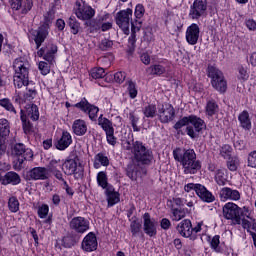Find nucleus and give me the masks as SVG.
I'll return each mask as SVG.
<instances>
[{
	"instance_id": "obj_1",
	"label": "nucleus",
	"mask_w": 256,
	"mask_h": 256,
	"mask_svg": "<svg viewBox=\"0 0 256 256\" xmlns=\"http://www.w3.org/2000/svg\"><path fill=\"white\" fill-rule=\"evenodd\" d=\"M173 155L175 161L181 163L185 175H195L201 169V162L196 160L197 154H195V150L177 148L173 151Z\"/></svg>"
},
{
	"instance_id": "obj_2",
	"label": "nucleus",
	"mask_w": 256,
	"mask_h": 256,
	"mask_svg": "<svg viewBox=\"0 0 256 256\" xmlns=\"http://www.w3.org/2000/svg\"><path fill=\"white\" fill-rule=\"evenodd\" d=\"M186 127V133L191 139L197 137V133L205 129V121L196 115L185 116L178 120L174 125V129H183Z\"/></svg>"
},
{
	"instance_id": "obj_3",
	"label": "nucleus",
	"mask_w": 256,
	"mask_h": 256,
	"mask_svg": "<svg viewBox=\"0 0 256 256\" xmlns=\"http://www.w3.org/2000/svg\"><path fill=\"white\" fill-rule=\"evenodd\" d=\"M31 64L24 58H17L13 63L14 85L18 89L29 85V69Z\"/></svg>"
},
{
	"instance_id": "obj_4",
	"label": "nucleus",
	"mask_w": 256,
	"mask_h": 256,
	"mask_svg": "<svg viewBox=\"0 0 256 256\" xmlns=\"http://www.w3.org/2000/svg\"><path fill=\"white\" fill-rule=\"evenodd\" d=\"M124 147L127 151H131L133 161H136V163H141V165H151L153 162V152L147 149L141 142L136 141L132 146L131 143L127 142Z\"/></svg>"
},
{
	"instance_id": "obj_5",
	"label": "nucleus",
	"mask_w": 256,
	"mask_h": 256,
	"mask_svg": "<svg viewBox=\"0 0 256 256\" xmlns=\"http://www.w3.org/2000/svg\"><path fill=\"white\" fill-rule=\"evenodd\" d=\"M208 77L211 79V85L216 91H219V93H225V91H227L225 76H223V72L217 69V67H208Z\"/></svg>"
},
{
	"instance_id": "obj_6",
	"label": "nucleus",
	"mask_w": 256,
	"mask_h": 256,
	"mask_svg": "<svg viewBox=\"0 0 256 256\" xmlns=\"http://www.w3.org/2000/svg\"><path fill=\"white\" fill-rule=\"evenodd\" d=\"M224 219L232 221V225H241V207L233 202H227L222 208Z\"/></svg>"
},
{
	"instance_id": "obj_7",
	"label": "nucleus",
	"mask_w": 256,
	"mask_h": 256,
	"mask_svg": "<svg viewBox=\"0 0 256 256\" xmlns=\"http://www.w3.org/2000/svg\"><path fill=\"white\" fill-rule=\"evenodd\" d=\"M74 13L80 21H89L95 17V9L83 0L76 1L74 5Z\"/></svg>"
},
{
	"instance_id": "obj_8",
	"label": "nucleus",
	"mask_w": 256,
	"mask_h": 256,
	"mask_svg": "<svg viewBox=\"0 0 256 256\" xmlns=\"http://www.w3.org/2000/svg\"><path fill=\"white\" fill-rule=\"evenodd\" d=\"M133 17V10L126 9L117 13L116 23L120 29H122L125 35H129V23Z\"/></svg>"
},
{
	"instance_id": "obj_9",
	"label": "nucleus",
	"mask_w": 256,
	"mask_h": 256,
	"mask_svg": "<svg viewBox=\"0 0 256 256\" xmlns=\"http://www.w3.org/2000/svg\"><path fill=\"white\" fill-rule=\"evenodd\" d=\"M90 222L85 217H74L70 221V229L74 231L75 233H79L80 235H83V233H87L90 228Z\"/></svg>"
},
{
	"instance_id": "obj_10",
	"label": "nucleus",
	"mask_w": 256,
	"mask_h": 256,
	"mask_svg": "<svg viewBox=\"0 0 256 256\" xmlns=\"http://www.w3.org/2000/svg\"><path fill=\"white\" fill-rule=\"evenodd\" d=\"M201 35V28L198 24L192 23L187 27L185 32V38L188 45H197L199 43V37Z\"/></svg>"
},
{
	"instance_id": "obj_11",
	"label": "nucleus",
	"mask_w": 256,
	"mask_h": 256,
	"mask_svg": "<svg viewBox=\"0 0 256 256\" xmlns=\"http://www.w3.org/2000/svg\"><path fill=\"white\" fill-rule=\"evenodd\" d=\"M75 107L77 109L82 110L83 113H87L91 121H95L97 119V115L99 113V107L89 104V102L86 99H83L82 101L76 103Z\"/></svg>"
},
{
	"instance_id": "obj_12",
	"label": "nucleus",
	"mask_w": 256,
	"mask_h": 256,
	"mask_svg": "<svg viewBox=\"0 0 256 256\" xmlns=\"http://www.w3.org/2000/svg\"><path fill=\"white\" fill-rule=\"evenodd\" d=\"M207 12V1L205 0H195L193 5L190 7L189 17L191 19H199L203 17Z\"/></svg>"
},
{
	"instance_id": "obj_13",
	"label": "nucleus",
	"mask_w": 256,
	"mask_h": 256,
	"mask_svg": "<svg viewBox=\"0 0 256 256\" xmlns=\"http://www.w3.org/2000/svg\"><path fill=\"white\" fill-rule=\"evenodd\" d=\"M99 243L97 242V236L95 233H88L82 240L81 248L86 253H93V251H97Z\"/></svg>"
},
{
	"instance_id": "obj_14",
	"label": "nucleus",
	"mask_w": 256,
	"mask_h": 256,
	"mask_svg": "<svg viewBox=\"0 0 256 256\" xmlns=\"http://www.w3.org/2000/svg\"><path fill=\"white\" fill-rule=\"evenodd\" d=\"M13 154L19 158V163L22 165L24 161H31L33 159V151L29 148H25L23 144H16L13 148Z\"/></svg>"
},
{
	"instance_id": "obj_15",
	"label": "nucleus",
	"mask_w": 256,
	"mask_h": 256,
	"mask_svg": "<svg viewBox=\"0 0 256 256\" xmlns=\"http://www.w3.org/2000/svg\"><path fill=\"white\" fill-rule=\"evenodd\" d=\"M143 219H144V232L149 237H155V235H157V227L159 224L155 219L151 218V215H149V213H145L143 215Z\"/></svg>"
},
{
	"instance_id": "obj_16",
	"label": "nucleus",
	"mask_w": 256,
	"mask_h": 256,
	"mask_svg": "<svg viewBox=\"0 0 256 256\" xmlns=\"http://www.w3.org/2000/svg\"><path fill=\"white\" fill-rule=\"evenodd\" d=\"M219 198L220 201H223L224 203L226 201H239V199H241V193H239V190L224 187L219 192Z\"/></svg>"
},
{
	"instance_id": "obj_17",
	"label": "nucleus",
	"mask_w": 256,
	"mask_h": 256,
	"mask_svg": "<svg viewBox=\"0 0 256 256\" xmlns=\"http://www.w3.org/2000/svg\"><path fill=\"white\" fill-rule=\"evenodd\" d=\"M32 181H45L49 179V169L45 167H35L28 172Z\"/></svg>"
},
{
	"instance_id": "obj_18",
	"label": "nucleus",
	"mask_w": 256,
	"mask_h": 256,
	"mask_svg": "<svg viewBox=\"0 0 256 256\" xmlns=\"http://www.w3.org/2000/svg\"><path fill=\"white\" fill-rule=\"evenodd\" d=\"M79 167H81V164H79L78 159H66L63 162L62 171L65 175H77Z\"/></svg>"
},
{
	"instance_id": "obj_19",
	"label": "nucleus",
	"mask_w": 256,
	"mask_h": 256,
	"mask_svg": "<svg viewBox=\"0 0 256 256\" xmlns=\"http://www.w3.org/2000/svg\"><path fill=\"white\" fill-rule=\"evenodd\" d=\"M158 113L161 123H169V121H173V117H175V108L170 104H165L162 105V108H159Z\"/></svg>"
},
{
	"instance_id": "obj_20",
	"label": "nucleus",
	"mask_w": 256,
	"mask_h": 256,
	"mask_svg": "<svg viewBox=\"0 0 256 256\" xmlns=\"http://www.w3.org/2000/svg\"><path fill=\"white\" fill-rule=\"evenodd\" d=\"M47 35H49V23H45L44 25L40 26L34 35V41L37 49H39L45 39H47Z\"/></svg>"
},
{
	"instance_id": "obj_21",
	"label": "nucleus",
	"mask_w": 256,
	"mask_h": 256,
	"mask_svg": "<svg viewBox=\"0 0 256 256\" xmlns=\"http://www.w3.org/2000/svg\"><path fill=\"white\" fill-rule=\"evenodd\" d=\"M71 143H73V137L71 136V133L64 130L56 143V149L59 151H65V149H67Z\"/></svg>"
},
{
	"instance_id": "obj_22",
	"label": "nucleus",
	"mask_w": 256,
	"mask_h": 256,
	"mask_svg": "<svg viewBox=\"0 0 256 256\" xmlns=\"http://www.w3.org/2000/svg\"><path fill=\"white\" fill-rule=\"evenodd\" d=\"M107 21H111V14L105 13L96 19V21H90L88 27H90L91 33H95L101 29V24L107 23Z\"/></svg>"
},
{
	"instance_id": "obj_23",
	"label": "nucleus",
	"mask_w": 256,
	"mask_h": 256,
	"mask_svg": "<svg viewBox=\"0 0 256 256\" xmlns=\"http://www.w3.org/2000/svg\"><path fill=\"white\" fill-rule=\"evenodd\" d=\"M72 131L77 137H83L88 131L87 122L83 119L75 120L72 124Z\"/></svg>"
},
{
	"instance_id": "obj_24",
	"label": "nucleus",
	"mask_w": 256,
	"mask_h": 256,
	"mask_svg": "<svg viewBox=\"0 0 256 256\" xmlns=\"http://www.w3.org/2000/svg\"><path fill=\"white\" fill-rule=\"evenodd\" d=\"M196 195L205 203H213V201H215L213 193L201 184L196 187Z\"/></svg>"
},
{
	"instance_id": "obj_25",
	"label": "nucleus",
	"mask_w": 256,
	"mask_h": 256,
	"mask_svg": "<svg viewBox=\"0 0 256 256\" xmlns=\"http://www.w3.org/2000/svg\"><path fill=\"white\" fill-rule=\"evenodd\" d=\"M177 231L182 237H192L193 230H191V220H182L177 226Z\"/></svg>"
},
{
	"instance_id": "obj_26",
	"label": "nucleus",
	"mask_w": 256,
	"mask_h": 256,
	"mask_svg": "<svg viewBox=\"0 0 256 256\" xmlns=\"http://www.w3.org/2000/svg\"><path fill=\"white\" fill-rule=\"evenodd\" d=\"M21 176L14 171L7 172L2 178V185H19Z\"/></svg>"
},
{
	"instance_id": "obj_27",
	"label": "nucleus",
	"mask_w": 256,
	"mask_h": 256,
	"mask_svg": "<svg viewBox=\"0 0 256 256\" xmlns=\"http://www.w3.org/2000/svg\"><path fill=\"white\" fill-rule=\"evenodd\" d=\"M106 196L108 201V207H113V205H117V203L121 201L119 192L115 191V188H113V186H109L106 189Z\"/></svg>"
},
{
	"instance_id": "obj_28",
	"label": "nucleus",
	"mask_w": 256,
	"mask_h": 256,
	"mask_svg": "<svg viewBox=\"0 0 256 256\" xmlns=\"http://www.w3.org/2000/svg\"><path fill=\"white\" fill-rule=\"evenodd\" d=\"M21 111H24L26 119H31L32 121H39V108L37 105L29 104L26 108Z\"/></svg>"
},
{
	"instance_id": "obj_29",
	"label": "nucleus",
	"mask_w": 256,
	"mask_h": 256,
	"mask_svg": "<svg viewBox=\"0 0 256 256\" xmlns=\"http://www.w3.org/2000/svg\"><path fill=\"white\" fill-rule=\"evenodd\" d=\"M238 121L242 129H245V131H251V116H249V112H247V110H244L239 114Z\"/></svg>"
},
{
	"instance_id": "obj_30",
	"label": "nucleus",
	"mask_w": 256,
	"mask_h": 256,
	"mask_svg": "<svg viewBox=\"0 0 256 256\" xmlns=\"http://www.w3.org/2000/svg\"><path fill=\"white\" fill-rule=\"evenodd\" d=\"M102 167H108L109 158L103 153H98L94 157V169H101Z\"/></svg>"
},
{
	"instance_id": "obj_31",
	"label": "nucleus",
	"mask_w": 256,
	"mask_h": 256,
	"mask_svg": "<svg viewBox=\"0 0 256 256\" xmlns=\"http://www.w3.org/2000/svg\"><path fill=\"white\" fill-rule=\"evenodd\" d=\"M11 133L9 121L5 118L0 119V141L5 142V138Z\"/></svg>"
},
{
	"instance_id": "obj_32",
	"label": "nucleus",
	"mask_w": 256,
	"mask_h": 256,
	"mask_svg": "<svg viewBox=\"0 0 256 256\" xmlns=\"http://www.w3.org/2000/svg\"><path fill=\"white\" fill-rule=\"evenodd\" d=\"M98 125L103 129V131H105V133L115 131V128H113V122H111L109 119L103 117V115L99 116Z\"/></svg>"
},
{
	"instance_id": "obj_33",
	"label": "nucleus",
	"mask_w": 256,
	"mask_h": 256,
	"mask_svg": "<svg viewBox=\"0 0 256 256\" xmlns=\"http://www.w3.org/2000/svg\"><path fill=\"white\" fill-rule=\"evenodd\" d=\"M96 179L99 187H102V189H109V179L107 178V172H98Z\"/></svg>"
},
{
	"instance_id": "obj_34",
	"label": "nucleus",
	"mask_w": 256,
	"mask_h": 256,
	"mask_svg": "<svg viewBox=\"0 0 256 256\" xmlns=\"http://www.w3.org/2000/svg\"><path fill=\"white\" fill-rule=\"evenodd\" d=\"M126 91L130 97V99H135L138 94L137 84L132 80L126 82Z\"/></svg>"
},
{
	"instance_id": "obj_35",
	"label": "nucleus",
	"mask_w": 256,
	"mask_h": 256,
	"mask_svg": "<svg viewBox=\"0 0 256 256\" xmlns=\"http://www.w3.org/2000/svg\"><path fill=\"white\" fill-rule=\"evenodd\" d=\"M187 215V209L185 208H174L172 209V221H181Z\"/></svg>"
},
{
	"instance_id": "obj_36",
	"label": "nucleus",
	"mask_w": 256,
	"mask_h": 256,
	"mask_svg": "<svg viewBox=\"0 0 256 256\" xmlns=\"http://www.w3.org/2000/svg\"><path fill=\"white\" fill-rule=\"evenodd\" d=\"M51 67H53V61H40L38 64L39 71L41 72V75H49L51 73Z\"/></svg>"
},
{
	"instance_id": "obj_37",
	"label": "nucleus",
	"mask_w": 256,
	"mask_h": 256,
	"mask_svg": "<svg viewBox=\"0 0 256 256\" xmlns=\"http://www.w3.org/2000/svg\"><path fill=\"white\" fill-rule=\"evenodd\" d=\"M236 77L238 81H247V79H249V69L244 66H239L237 69Z\"/></svg>"
},
{
	"instance_id": "obj_38",
	"label": "nucleus",
	"mask_w": 256,
	"mask_h": 256,
	"mask_svg": "<svg viewBox=\"0 0 256 256\" xmlns=\"http://www.w3.org/2000/svg\"><path fill=\"white\" fill-rule=\"evenodd\" d=\"M57 53V46L55 44H50L46 47V54L44 55L45 61H53L54 55Z\"/></svg>"
},
{
	"instance_id": "obj_39",
	"label": "nucleus",
	"mask_w": 256,
	"mask_h": 256,
	"mask_svg": "<svg viewBox=\"0 0 256 256\" xmlns=\"http://www.w3.org/2000/svg\"><path fill=\"white\" fill-rule=\"evenodd\" d=\"M33 9V0H22L18 11H21L23 15H27V12Z\"/></svg>"
},
{
	"instance_id": "obj_40",
	"label": "nucleus",
	"mask_w": 256,
	"mask_h": 256,
	"mask_svg": "<svg viewBox=\"0 0 256 256\" xmlns=\"http://www.w3.org/2000/svg\"><path fill=\"white\" fill-rule=\"evenodd\" d=\"M143 114L145 117L153 118L157 115V106L155 104H148L143 108Z\"/></svg>"
},
{
	"instance_id": "obj_41",
	"label": "nucleus",
	"mask_w": 256,
	"mask_h": 256,
	"mask_svg": "<svg viewBox=\"0 0 256 256\" xmlns=\"http://www.w3.org/2000/svg\"><path fill=\"white\" fill-rule=\"evenodd\" d=\"M68 25L71 28V33H73V35H77V33H79L81 24L79 23V21H77V18H75V16H71L69 18Z\"/></svg>"
},
{
	"instance_id": "obj_42",
	"label": "nucleus",
	"mask_w": 256,
	"mask_h": 256,
	"mask_svg": "<svg viewBox=\"0 0 256 256\" xmlns=\"http://www.w3.org/2000/svg\"><path fill=\"white\" fill-rule=\"evenodd\" d=\"M219 111V106L217 103L213 101H209L206 105V115H209V117H213V115H216Z\"/></svg>"
},
{
	"instance_id": "obj_43",
	"label": "nucleus",
	"mask_w": 256,
	"mask_h": 256,
	"mask_svg": "<svg viewBox=\"0 0 256 256\" xmlns=\"http://www.w3.org/2000/svg\"><path fill=\"white\" fill-rule=\"evenodd\" d=\"M0 107H3L4 109H6V111H10V113L17 114L13 103H11V100H9L8 98L0 99Z\"/></svg>"
},
{
	"instance_id": "obj_44",
	"label": "nucleus",
	"mask_w": 256,
	"mask_h": 256,
	"mask_svg": "<svg viewBox=\"0 0 256 256\" xmlns=\"http://www.w3.org/2000/svg\"><path fill=\"white\" fill-rule=\"evenodd\" d=\"M59 169H63V162H61V160H51L48 165V171L55 173V171H59Z\"/></svg>"
},
{
	"instance_id": "obj_45",
	"label": "nucleus",
	"mask_w": 256,
	"mask_h": 256,
	"mask_svg": "<svg viewBox=\"0 0 256 256\" xmlns=\"http://www.w3.org/2000/svg\"><path fill=\"white\" fill-rule=\"evenodd\" d=\"M220 239H221L220 235H215L210 240V247L212 249H214V251H216L217 253H219L221 251V247L219 246V245H221V240Z\"/></svg>"
},
{
	"instance_id": "obj_46",
	"label": "nucleus",
	"mask_w": 256,
	"mask_h": 256,
	"mask_svg": "<svg viewBox=\"0 0 256 256\" xmlns=\"http://www.w3.org/2000/svg\"><path fill=\"white\" fill-rule=\"evenodd\" d=\"M147 71L150 72V75H163L165 73V67L155 64L153 66H150Z\"/></svg>"
},
{
	"instance_id": "obj_47",
	"label": "nucleus",
	"mask_w": 256,
	"mask_h": 256,
	"mask_svg": "<svg viewBox=\"0 0 256 256\" xmlns=\"http://www.w3.org/2000/svg\"><path fill=\"white\" fill-rule=\"evenodd\" d=\"M215 181L217 185H225V183H227V179L225 178V170L219 169L216 171Z\"/></svg>"
},
{
	"instance_id": "obj_48",
	"label": "nucleus",
	"mask_w": 256,
	"mask_h": 256,
	"mask_svg": "<svg viewBox=\"0 0 256 256\" xmlns=\"http://www.w3.org/2000/svg\"><path fill=\"white\" fill-rule=\"evenodd\" d=\"M20 119L22 121L23 129L25 133H30L31 131V122H29V119L27 116H25V111L21 110V116Z\"/></svg>"
},
{
	"instance_id": "obj_49",
	"label": "nucleus",
	"mask_w": 256,
	"mask_h": 256,
	"mask_svg": "<svg viewBox=\"0 0 256 256\" xmlns=\"http://www.w3.org/2000/svg\"><path fill=\"white\" fill-rule=\"evenodd\" d=\"M92 79H103L105 77V69L103 68H93L90 72Z\"/></svg>"
},
{
	"instance_id": "obj_50",
	"label": "nucleus",
	"mask_w": 256,
	"mask_h": 256,
	"mask_svg": "<svg viewBox=\"0 0 256 256\" xmlns=\"http://www.w3.org/2000/svg\"><path fill=\"white\" fill-rule=\"evenodd\" d=\"M49 215V205L42 204L38 207V217L40 219H47V216Z\"/></svg>"
},
{
	"instance_id": "obj_51",
	"label": "nucleus",
	"mask_w": 256,
	"mask_h": 256,
	"mask_svg": "<svg viewBox=\"0 0 256 256\" xmlns=\"http://www.w3.org/2000/svg\"><path fill=\"white\" fill-rule=\"evenodd\" d=\"M8 207L12 213L19 211V200L15 197H11L8 201Z\"/></svg>"
},
{
	"instance_id": "obj_52",
	"label": "nucleus",
	"mask_w": 256,
	"mask_h": 256,
	"mask_svg": "<svg viewBox=\"0 0 256 256\" xmlns=\"http://www.w3.org/2000/svg\"><path fill=\"white\" fill-rule=\"evenodd\" d=\"M233 151V148L229 145H224L220 149V155L224 157V159H229L231 157V153Z\"/></svg>"
},
{
	"instance_id": "obj_53",
	"label": "nucleus",
	"mask_w": 256,
	"mask_h": 256,
	"mask_svg": "<svg viewBox=\"0 0 256 256\" xmlns=\"http://www.w3.org/2000/svg\"><path fill=\"white\" fill-rule=\"evenodd\" d=\"M129 119L131 121L133 131H139V127L137 126V123H139V116H137V114L132 112V113L129 114Z\"/></svg>"
},
{
	"instance_id": "obj_54",
	"label": "nucleus",
	"mask_w": 256,
	"mask_h": 256,
	"mask_svg": "<svg viewBox=\"0 0 256 256\" xmlns=\"http://www.w3.org/2000/svg\"><path fill=\"white\" fill-rule=\"evenodd\" d=\"M106 139H107V143L109 145H117V138L115 137V130H112L110 132H106Z\"/></svg>"
},
{
	"instance_id": "obj_55",
	"label": "nucleus",
	"mask_w": 256,
	"mask_h": 256,
	"mask_svg": "<svg viewBox=\"0 0 256 256\" xmlns=\"http://www.w3.org/2000/svg\"><path fill=\"white\" fill-rule=\"evenodd\" d=\"M227 167L229 171H235L237 167H239V159L237 158H230L227 162Z\"/></svg>"
},
{
	"instance_id": "obj_56",
	"label": "nucleus",
	"mask_w": 256,
	"mask_h": 256,
	"mask_svg": "<svg viewBox=\"0 0 256 256\" xmlns=\"http://www.w3.org/2000/svg\"><path fill=\"white\" fill-rule=\"evenodd\" d=\"M134 15L136 19H141L145 15V7L141 4L136 5Z\"/></svg>"
},
{
	"instance_id": "obj_57",
	"label": "nucleus",
	"mask_w": 256,
	"mask_h": 256,
	"mask_svg": "<svg viewBox=\"0 0 256 256\" xmlns=\"http://www.w3.org/2000/svg\"><path fill=\"white\" fill-rule=\"evenodd\" d=\"M248 167L256 169V151H253L248 155Z\"/></svg>"
},
{
	"instance_id": "obj_58",
	"label": "nucleus",
	"mask_w": 256,
	"mask_h": 256,
	"mask_svg": "<svg viewBox=\"0 0 256 256\" xmlns=\"http://www.w3.org/2000/svg\"><path fill=\"white\" fill-rule=\"evenodd\" d=\"M127 78V74L125 72H116L114 74V81L116 83H123V81H125V79Z\"/></svg>"
},
{
	"instance_id": "obj_59",
	"label": "nucleus",
	"mask_w": 256,
	"mask_h": 256,
	"mask_svg": "<svg viewBox=\"0 0 256 256\" xmlns=\"http://www.w3.org/2000/svg\"><path fill=\"white\" fill-rule=\"evenodd\" d=\"M111 47H113V41L111 40L104 39L100 43V49H102V51H107V49H111Z\"/></svg>"
},
{
	"instance_id": "obj_60",
	"label": "nucleus",
	"mask_w": 256,
	"mask_h": 256,
	"mask_svg": "<svg viewBox=\"0 0 256 256\" xmlns=\"http://www.w3.org/2000/svg\"><path fill=\"white\" fill-rule=\"evenodd\" d=\"M132 235H137L141 231V223L133 221L130 225Z\"/></svg>"
},
{
	"instance_id": "obj_61",
	"label": "nucleus",
	"mask_w": 256,
	"mask_h": 256,
	"mask_svg": "<svg viewBox=\"0 0 256 256\" xmlns=\"http://www.w3.org/2000/svg\"><path fill=\"white\" fill-rule=\"evenodd\" d=\"M24 97L26 101H33L34 97H37V91L29 89Z\"/></svg>"
},
{
	"instance_id": "obj_62",
	"label": "nucleus",
	"mask_w": 256,
	"mask_h": 256,
	"mask_svg": "<svg viewBox=\"0 0 256 256\" xmlns=\"http://www.w3.org/2000/svg\"><path fill=\"white\" fill-rule=\"evenodd\" d=\"M112 27H113V21L112 20H108L107 22H104V23L100 24V29L103 32L109 31V29H111Z\"/></svg>"
},
{
	"instance_id": "obj_63",
	"label": "nucleus",
	"mask_w": 256,
	"mask_h": 256,
	"mask_svg": "<svg viewBox=\"0 0 256 256\" xmlns=\"http://www.w3.org/2000/svg\"><path fill=\"white\" fill-rule=\"evenodd\" d=\"M245 24H246L247 29H249V31H256V22H255V20L248 19V20H246Z\"/></svg>"
},
{
	"instance_id": "obj_64",
	"label": "nucleus",
	"mask_w": 256,
	"mask_h": 256,
	"mask_svg": "<svg viewBox=\"0 0 256 256\" xmlns=\"http://www.w3.org/2000/svg\"><path fill=\"white\" fill-rule=\"evenodd\" d=\"M240 225H242L243 229H246L247 231H249V229H251V221H249L245 218L241 219Z\"/></svg>"
}]
</instances>
